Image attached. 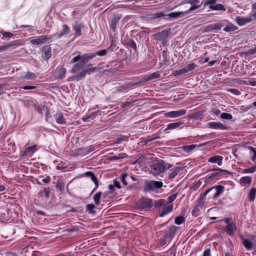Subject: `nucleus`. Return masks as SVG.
<instances>
[{"instance_id":"obj_1","label":"nucleus","mask_w":256,"mask_h":256,"mask_svg":"<svg viewBox=\"0 0 256 256\" xmlns=\"http://www.w3.org/2000/svg\"><path fill=\"white\" fill-rule=\"evenodd\" d=\"M173 166L172 164L166 163L162 160H159L157 162L152 164L151 167L150 173L154 176H160Z\"/></svg>"},{"instance_id":"obj_2","label":"nucleus","mask_w":256,"mask_h":256,"mask_svg":"<svg viewBox=\"0 0 256 256\" xmlns=\"http://www.w3.org/2000/svg\"><path fill=\"white\" fill-rule=\"evenodd\" d=\"M219 222H223L226 224L224 228V230L228 236H232L234 235L236 230V226L232 218H226L220 220Z\"/></svg>"},{"instance_id":"obj_3","label":"nucleus","mask_w":256,"mask_h":256,"mask_svg":"<svg viewBox=\"0 0 256 256\" xmlns=\"http://www.w3.org/2000/svg\"><path fill=\"white\" fill-rule=\"evenodd\" d=\"M62 32L59 34H54L53 36H40L36 37V38L30 40L31 44L33 45H38L44 42H50L52 41V38H60L62 35Z\"/></svg>"},{"instance_id":"obj_4","label":"nucleus","mask_w":256,"mask_h":256,"mask_svg":"<svg viewBox=\"0 0 256 256\" xmlns=\"http://www.w3.org/2000/svg\"><path fill=\"white\" fill-rule=\"evenodd\" d=\"M136 206L140 210H149L154 206L153 200L142 198L136 203Z\"/></svg>"},{"instance_id":"obj_5","label":"nucleus","mask_w":256,"mask_h":256,"mask_svg":"<svg viewBox=\"0 0 256 256\" xmlns=\"http://www.w3.org/2000/svg\"><path fill=\"white\" fill-rule=\"evenodd\" d=\"M213 170L215 171V172L212 173L210 176H206L204 178L206 183H209L213 180H216L224 175L230 174V172L228 170H223L220 168L214 169Z\"/></svg>"},{"instance_id":"obj_6","label":"nucleus","mask_w":256,"mask_h":256,"mask_svg":"<svg viewBox=\"0 0 256 256\" xmlns=\"http://www.w3.org/2000/svg\"><path fill=\"white\" fill-rule=\"evenodd\" d=\"M224 187L222 185H215L212 187L208 189L205 192H208V194L211 192L212 193L210 194L209 198L214 200L218 198L219 196L224 192Z\"/></svg>"},{"instance_id":"obj_7","label":"nucleus","mask_w":256,"mask_h":256,"mask_svg":"<svg viewBox=\"0 0 256 256\" xmlns=\"http://www.w3.org/2000/svg\"><path fill=\"white\" fill-rule=\"evenodd\" d=\"M182 14V12H173L166 14L163 12H158L153 13L151 16L152 18L154 19L164 17L165 20H170L171 18H176L178 17Z\"/></svg>"},{"instance_id":"obj_8","label":"nucleus","mask_w":256,"mask_h":256,"mask_svg":"<svg viewBox=\"0 0 256 256\" xmlns=\"http://www.w3.org/2000/svg\"><path fill=\"white\" fill-rule=\"evenodd\" d=\"M207 194H208V192L200 194L198 200L196 202L195 207L192 211L193 216L194 214L200 212L203 208L205 202L206 196Z\"/></svg>"},{"instance_id":"obj_9","label":"nucleus","mask_w":256,"mask_h":256,"mask_svg":"<svg viewBox=\"0 0 256 256\" xmlns=\"http://www.w3.org/2000/svg\"><path fill=\"white\" fill-rule=\"evenodd\" d=\"M170 34V29L164 30L161 32L154 34V37L156 40L162 42L164 44L168 41V38Z\"/></svg>"},{"instance_id":"obj_10","label":"nucleus","mask_w":256,"mask_h":256,"mask_svg":"<svg viewBox=\"0 0 256 256\" xmlns=\"http://www.w3.org/2000/svg\"><path fill=\"white\" fill-rule=\"evenodd\" d=\"M163 182L160 181L150 180L146 183V188L150 191H154L162 188Z\"/></svg>"},{"instance_id":"obj_11","label":"nucleus","mask_w":256,"mask_h":256,"mask_svg":"<svg viewBox=\"0 0 256 256\" xmlns=\"http://www.w3.org/2000/svg\"><path fill=\"white\" fill-rule=\"evenodd\" d=\"M55 188L56 195L60 197V198H62L64 192V180L59 179L57 180L55 186Z\"/></svg>"},{"instance_id":"obj_12","label":"nucleus","mask_w":256,"mask_h":256,"mask_svg":"<svg viewBox=\"0 0 256 256\" xmlns=\"http://www.w3.org/2000/svg\"><path fill=\"white\" fill-rule=\"evenodd\" d=\"M186 112V110L182 109L179 110H174L166 112L164 116L166 118H176L184 115Z\"/></svg>"},{"instance_id":"obj_13","label":"nucleus","mask_w":256,"mask_h":256,"mask_svg":"<svg viewBox=\"0 0 256 256\" xmlns=\"http://www.w3.org/2000/svg\"><path fill=\"white\" fill-rule=\"evenodd\" d=\"M178 227L175 226H172L168 228L164 231V238L166 239L172 238L174 236L177 230H178Z\"/></svg>"},{"instance_id":"obj_14","label":"nucleus","mask_w":256,"mask_h":256,"mask_svg":"<svg viewBox=\"0 0 256 256\" xmlns=\"http://www.w3.org/2000/svg\"><path fill=\"white\" fill-rule=\"evenodd\" d=\"M160 77V73L159 72H156L151 74H149L142 78L141 80L138 82L140 84L144 83L149 82L152 80L158 78Z\"/></svg>"},{"instance_id":"obj_15","label":"nucleus","mask_w":256,"mask_h":256,"mask_svg":"<svg viewBox=\"0 0 256 256\" xmlns=\"http://www.w3.org/2000/svg\"><path fill=\"white\" fill-rule=\"evenodd\" d=\"M224 26V25L222 23L219 22L212 24L206 26L204 28V31L205 32H209L214 30H220Z\"/></svg>"},{"instance_id":"obj_16","label":"nucleus","mask_w":256,"mask_h":256,"mask_svg":"<svg viewBox=\"0 0 256 256\" xmlns=\"http://www.w3.org/2000/svg\"><path fill=\"white\" fill-rule=\"evenodd\" d=\"M184 123L182 122H177L172 123H170L166 125V128L164 130L165 132L168 133V130H176L180 128V126Z\"/></svg>"},{"instance_id":"obj_17","label":"nucleus","mask_w":256,"mask_h":256,"mask_svg":"<svg viewBox=\"0 0 256 256\" xmlns=\"http://www.w3.org/2000/svg\"><path fill=\"white\" fill-rule=\"evenodd\" d=\"M208 127L209 128L216 129V130H227L228 126L223 124L220 122H210L208 123Z\"/></svg>"},{"instance_id":"obj_18","label":"nucleus","mask_w":256,"mask_h":256,"mask_svg":"<svg viewBox=\"0 0 256 256\" xmlns=\"http://www.w3.org/2000/svg\"><path fill=\"white\" fill-rule=\"evenodd\" d=\"M252 17L244 18L242 16H237L236 18V23L240 26H244L248 23L252 21Z\"/></svg>"},{"instance_id":"obj_19","label":"nucleus","mask_w":256,"mask_h":256,"mask_svg":"<svg viewBox=\"0 0 256 256\" xmlns=\"http://www.w3.org/2000/svg\"><path fill=\"white\" fill-rule=\"evenodd\" d=\"M120 18V15L117 14L114 15L113 18L110 20V26L114 32L116 31V26Z\"/></svg>"},{"instance_id":"obj_20","label":"nucleus","mask_w":256,"mask_h":256,"mask_svg":"<svg viewBox=\"0 0 256 256\" xmlns=\"http://www.w3.org/2000/svg\"><path fill=\"white\" fill-rule=\"evenodd\" d=\"M42 56L44 60H48L52 55V49L50 45L45 46L42 50Z\"/></svg>"},{"instance_id":"obj_21","label":"nucleus","mask_w":256,"mask_h":256,"mask_svg":"<svg viewBox=\"0 0 256 256\" xmlns=\"http://www.w3.org/2000/svg\"><path fill=\"white\" fill-rule=\"evenodd\" d=\"M173 210V204H170L168 205L166 204H164L162 206V211L160 214V217H163L164 216L168 214L170 212H172Z\"/></svg>"},{"instance_id":"obj_22","label":"nucleus","mask_w":256,"mask_h":256,"mask_svg":"<svg viewBox=\"0 0 256 256\" xmlns=\"http://www.w3.org/2000/svg\"><path fill=\"white\" fill-rule=\"evenodd\" d=\"M223 157L221 156L216 155L210 158L208 162L212 164H216L218 166L222 164Z\"/></svg>"},{"instance_id":"obj_23","label":"nucleus","mask_w":256,"mask_h":256,"mask_svg":"<svg viewBox=\"0 0 256 256\" xmlns=\"http://www.w3.org/2000/svg\"><path fill=\"white\" fill-rule=\"evenodd\" d=\"M36 146L34 145L28 147L22 154V156L26 158L27 156H32L36 151Z\"/></svg>"},{"instance_id":"obj_24","label":"nucleus","mask_w":256,"mask_h":256,"mask_svg":"<svg viewBox=\"0 0 256 256\" xmlns=\"http://www.w3.org/2000/svg\"><path fill=\"white\" fill-rule=\"evenodd\" d=\"M140 84V82H134V83H127L124 84V85H122L120 86H119L117 89V92L118 93L122 92L124 91H126L128 88H130L131 87L133 86H136Z\"/></svg>"},{"instance_id":"obj_25","label":"nucleus","mask_w":256,"mask_h":256,"mask_svg":"<svg viewBox=\"0 0 256 256\" xmlns=\"http://www.w3.org/2000/svg\"><path fill=\"white\" fill-rule=\"evenodd\" d=\"M182 168L180 166L175 167L172 170L171 172L170 173L168 178L170 180L173 179L182 170Z\"/></svg>"},{"instance_id":"obj_26","label":"nucleus","mask_w":256,"mask_h":256,"mask_svg":"<svg viewBox=\"0 0 256 256\" xmlns=\"http://www.w3.org/2000/svg\"><path fill=\"white\" fill-rule=\"evenodd\" d=\"M54 76L57 79H62L64 77V68L63 66L61 68H57L54 72Z\"/></svg>"},{"instance_id":"obj_27","label":"nucleus","mask_w":256,"mask_h":256,"mask_svg":"<svg viewBox=\"0 0 256 256\" xmlns=\"http://www.w3.org/2000/svg\"><path fill=\"white\" fill-rule=\"evenodd\" d=\"M240 184L242 186H250L252 183V178L249 176H243L240 178Z\"/></svg>"},{"instance_id":"obj_28","label":"nucleus","mask_w":256,"mask_h":256,"mask_svg":"<svg viewBox=\"0 0 256 256\" xmlns=\"http://www.w3.org/2000/svg\"><path fill=\"white\" fill-rule=\"evenodd\" d=\"M82 24L78 22H76L73 26V28L75 32V35L76 37L82 35Z\"/></svg>"},{"instance_id":"obj_29","label":"nucleus","mask_w":256,"mask_h":256,"mask_svg":"<svg viewBox=\"0 0 256 256\" xmlns=\"http://www.w3.org/2000/svg\"><path fill=\"white\" fill-rule=\"evenodd\" d=\"M209 8L213 10L225 11L226 10L224 6L220 4H210Z\"/></svg>"},{"instance_id":"obj_30","label":"nucleus","mask_w":256,"mask_h":256,"mask_svg":"<svg viewBox=\"0 0 256 256\" xmlns=\"http://www.w3.org/2000/svg\"><path fill=\"white\" fill-rule=\"evenodd\" d=\"M50 190L49 188H44L42 190L39 192L38 194L40 195V196L44 198L45 200H47L50 197Z\"/></svg>"},{"instance_id":"obj_31","label":"nucleus","mask_w":256,"mask_h":256,"mask_svg":"<svg viewBox=\"0 0 256 256\" xmlns=\"http://www.w3.org/2000/svg\"><path fill=\"white\" fill-rule=\"evenodd\" d=\"M118 42L112 39L110 46L107 48L108 52H112L116 51L118 49V46H117Z\"/></svg>"},{"instance_id":"obj_32","label":"nucleus","mask_w":256,"mask_h":256,"mask_svg":"<svg viewBox=\"0 0 256 256\" xmlns=\"http://www.w3.org/2000/svg\"><path fill=\"white\" fill-rule=\"evenodd\" d=\"M86 71L85 70H83L82 71L80 72L78 74L75 75L74 76L72 77V80H76V81H80L82 78H84L86 76Z\"/></svg>"},{"instance_id":"obj_33","label":"nucleus","mask_w":256,"mask_h":256,"mask_svg":"<svg viewBox=\"0 0 256 256\" xmlns=\"http://www.w3.org/2000/svg\"><path fill=\"white\" fill-rule=\"evenodd\" d=\"M95 56L96 54H94V53L84 54L80 56V61H82V62L85 64L86 61L92 59Z\"/></svg>"},{"instance_id":"obj_34","label":"nucleus","mask_w":256,"mask_h":256,"mask_svg":"<svg viewBox=\"0 0 256 256\" xmlns=\"http://www.w3.org/2000/svg\"><path fill=\"white\" fill-rule=\"evenodd\" d=\"M238 29V27L234 26V24L230 23L226 25V26L223 29L224 31L228 32H232Z\"/></svg>"},{"instance_id":"obj_35","label":"nucleus","mask_w":256,"mask_h":256,"mask_svg":"<svg viewBox=\"0 0 256 256\" xmlns=\"http://www.w3.org/2000/svg\"><path fill=\"white\" fill-rule=\"evenodd\" d=\"M242 239L243 245L246 250H250L254 248L253 244L250 241L247 239L244 238L242 237Z\"/></svg>"},{"instance_id":"obj_36","label":"nucleus","mask_w":256,"mask_h":256,"mask_svg":"<svg viewBox=\"0 0 256 256\" xmlns=\"http://www.w3.org/2000/svg\"><path fill=\"white\" fill-rule=\"evenodd\" d=\"M20 45V44L18 42V40H14L11 44L0 46V51L8 50L12 46H18Z\"/></svg>"},{"instance_id":"obj_37","label":"nucleus","mask_w":256,"mask_h":256,"mask_svg":"<svg viewBox=\"0 0 256 256\" xmlns=\"http://www.w3.org/2000/svg\"><path fill=\"white\" fill-rule=\"evenodd\" d=\"M256 196V188H252L248 194V198L250 202H254Z\"/></svg>"},{"instance_id":"obj_38","label":"nucleus","mask_w":256,"mask_h":256,"mask_svg":"<svg viewBox=\"0 0 256 256\" xmlns=\"http://www.w3.org/2000/svg\"><path fill=\"white\" fill-rule=\"evenodd\" d=\"M84 64L82 62V61L80 60L78 62L75 64L72 68V72H75L76 71H78L81 70L84 66Z\"/></svg>"},{"instance_id":"obj_39","label":"nucleus","mask_w":256,"mask_h":256,"mask_svg":"<svg viewBox=\"0 0 256 256\" xmlns=\"http://www.w3.org/2000/svg\"><path fill=\"white\" fill-rule=\"evenodd\" d=\"M124 155H126V154H118V156L115 155L114 156L109 157L108 158V160L110 162H113L115 160H122L126 156H124Z\"/></svg>"},{"instance_id":"obj_40","label":"nucleus","mask_w":256,"mask_h":256,"mask_svg":"<svg viewBox=\"0 0 256 256\" xmlns=\"http://www.w3.org/2000/svg\"><path fill=\"white\" fill-rule=\"evenodd\" d=\"M38 76V75L34 72H27L24 76L22 77V78L26 80H34Z\"/></svg>"},{"instance_id":"obj_41","label":"nucleus","mask_w":256,"mask_h":256,"mask_svg":"<svg viewBox=\"0 0 256 256\" xmlns=\"http://www.w3.org/2000/svg\"><path fill=\"white\" fill-rule=\"evenodd\" d=\"M197 65L195 63L192 62L185 66L184 68L186 73H187L190 71L194 70L196 68H197Z\"/></svg>"},{"instance_id":"obj_42","label":"nucleus","mask_w":256,"mask_h":256,"mask_svg":"<svg viewBox=\"0 0 256 256\" xmlns=\"http://www.w3.org/2000/svg\"><path fill=\"white\" fill-rule=\"evenodd\" d=\"M95 208H96V206H94V204H86V211L88 214H92L95 213V212L94 211V209Z\"/></svg>"},{"instance_id":"obj_43","label":"nucleus","mask_w":256,"mask_h":256,"mask_svg":"<svg viewBox=\"0 0 256 256\" xmlns=\"http://www.w3.org/2000/svg\"><path fill=\"white\" fill-rule=\"evenodd\" d=\"M102 194L101 192H98L94 196L93 199L96 205H98L100 204V199Z\"/></svg>"},{"instance_id":"obj_44","label":"nucleus","mask_w":256,"mask_h":256,"mask_svg":"<svg viewBox=\"0 0 256 256\" xmlns=\"http://www.w3.org/2000/svg\"><path fill=\"white\" fill-rule=\"evenodd\" d=\"M54 118L57 123L62 124L64 122V118L62 113L55 114Z\"/></svg>"},{"instance_id":"obj_45","label":"nucleus","mask_w":256,"mask_h":256,"mask_svg":"<svg viewBox=\"0 0 256 256\" xmlns=\"http://www.w3.org/2000/svg\"><path fill=\"white\" fill-rule=\"evenodd\" d=\"M127 45L128 47L134 50L135 52L136 51V48H137L136 44V42L132 39H130L127 42Z\"/></svg>"},{"instance_id":"obj_46","label":"nucleus","mask_w":256,"mask_h":256,"mask_svg":"<svg viewBox=\"0 0 256 256\" xmlns=\"http://www.w3.org/2000/svg\"><path fill=\"white\" fill-rule=\"evenodd\" d=\"M164 202L165 200L162 199L158 200H153L154 206L156 208H160L161 206H164Z\"/></svg>"},{"instance_id":"obj_47","label":"nucleus","mask_w":256,"mask_h":256,"mask_svg":"<svg viewBox=\"0 0 256 256\" xmlns=\"http://www.w3.org/2000/svg\"><path fill=\"white\" fill-rule=\"evenodd\" d=\"M196 145L191 144L183 146V150L186 152H192L196 147Z\"/></svg>"},{"instance_id":"obj_48","label":"nucleus","mask_w":256,"mask_h":256,"mask_svg":"<svg viewBox=\"0 0 256 256\" xmlns=\"http://www.w3.org/2000/svg\"><path fill=\"white\" fill-rule=\"evenodd\" d=\"M185 222V218L182 216H178L175 218L174 222L178 225H180Z\"/></svg>"},{"instance_id":"obj_49","label":"nucleus","mask_w":256,"mask_h":256,"mask_svg":"<svg viewBox=\"0 0 256 256\" xmlns=\"http://www.w3.org/2000/svg\"><path fill=\"white\" fill-rule=\"evenodd\" d=\"M220 118L224 120H231L232 118V116L231 114L223 112L220 114Z\"/></svg>"},{"instance_id":"obj_50","label":"nucleus","mask_w":256,"mask_h":256,"mask_svg":"<svg viewBox=\"0 0 256 256\" xmlns=\"http://www.w3.org/2000/svg\"><path fill=\"white\" fill-rule=\"evenodd\" d=\"M0 34H1L2 36L6 38H10L13 37L14 35L10 32H6L4 30H2L0 31Z\"/></svg>"},{"instance_id":"obj_51","label":"nucleus","mask_w":256,"mask_h":256,"mask_svg":"<svg viewBox=\"0 0 256 256\" xmlns=\"http://www.w3.org/2000/svg\"><path fill=\"white\" fill-rule=\"evenodd\" d=\"M249 150L251 153L253 154L252 158V160L254 162H256V150L252 146L249 147Z\"/></svg>"},{"instance_id":"obj_52","label":"nucleus","mask_w":256,"mask_h":256,"mask_svg":"<svg viewBox=\"0 0 256 256\" xmlns=\"http://www.w3.org/2000/svg\"><path fill=\"white\" fill-rule=\"evenodd\" d=\"M28 28L27 31L29 32H32L34 30V26H32L30 25H22L20 26V28ZM22 30L23 31V30L22 29Z\"/></svg>"},{"instance_id":"obj_53","label":"nucleus","mask_w":256,"mask_h":256,"mask_svg":"<svg viewBox=\"0 0 256 256\" xmlns=\"http://www.w3.org/2000/svg\"><path fill=\"white\" fill-rule=\"evenodd\" d=\"M252 17L253 20H256V3L252 4Z\"/></svg>"},{"instance_id":"obj_54","label":"nucleus","mask_w":256,"mask_h":256,"mask_svg":"<svg viewBox=\"0 0 256 256\" xmlns=\"http://www.w3.org/2000/svg\"><path fill=\"white\" fill-rule=\"evenodd\" d=\"M177 196H178V194L177 193L174 194L170 196L168 198V202H166L167 204H170V203L176 200V198Z\"/></svg>"},{"instance_id":"obj_55","label":"nucleus","mask_w":256,"mask_h":256,"mask_svg":"<svg viewBox=\"0 0 256 256\" xmlns=\"http://www.w3.org/2000/svg\"><path fill=\"white\" fill-rule=\"evenodd\" d=\"M256 172V166H252L244 170V173H254Z\"/></svg>"},{"instance_id":"obj_56","label":"nucleus","mask_w":256,"mask_h":256,"mask_svg":"<svg viewBox=\"0 0 256 256\" xmlns=\"http://www.w3.org/2000/svg\"><path fill=\"white\" fill-rule=\"evenodd\" d=\"M128 177V175L126 173H124L121 175V181L122 184L124 186L128 185V182L126 178Z\"/></svg>"},{"instance_id":"obj_57","label":"nucleus","mask_w":256,"mask_h":256,"mask_svg":"<svg viewBox=\"0 0 256 256\" xmlns=\"http://www.w3.org/2000/svg\"><path fill=\"white\" fill-rule=\"evenodd\" d=\"M78 230L77 228H68L66 229H65V230H64L65 236L68 235V234H67V233H73V232L78 233Z\"/></svg>"},{"instance_id":"obj_58","label":"nucleus","mask_w":256,"mask_h":256,"mask_svg":"<svg viewBox=\"0 0 256 256\" xmlns=\"http://www.w3.org/2000/svg\"><path fill=\"white\" fill-rule=\"evenodd\" d=\"M108 52V50H102L100 51H98L96 53H94V54H96V55L100 56H104L106 52Z\"/></svg>"},{"instance_id":"obj_59","label":"nucleus","mask_w":256,"mask_h":256,"mask_svg":"<svg viewBox=\"0 0 256 256\" xmlns=\"http://www.w3.org/2000/svg\"><path fill=\"white\" fill-rule=\"evenodd\" d=\"M246 54H250V55H254V54H256V46L254 45V48H252L248 50L247 51Z\"/></svg>"},{"instance_id":"obj_60","label":"nucleus","mask_w":256,"mask_h":256,"mask_svg":"<svg viewBox=\"0 0 256 256\" xmlns=\"http://www.w3.org/2000/svg\"><path fill=\"white\" fill-rule=\"evenodd\" d=\"M202 256H211V250L210 248H206L203 252Z\"/></svg>"},{"instance_id":"obj_61","label":"nucleus","mask_w":256,"mask_h":256,"mask_svg":"<svg viewBox=\"0 0 256 256\" xmlns=\"http://www.w3.org/2000/svg\"><path fill=\"white\" fill-rule=\"evenodd\" d=\"M128 140V138H126V137L118 138L116 139V143L120 144L122 141Z\"/></svg>"},{"instance_id":"obj_62","label":"nucleus","mask_w":256,"mask_h":256,"mask_svg":"<svg viewBox=\"0 0 256 256\" xmlns=\"http://www.w3.org/2000/svg\"><path fill=\"white\" fill-rule=\"evenodd\" d=\"M100 110H97L95 112H92L89 115L90 118L92 120H94L95 118L96 114L98 113H100Z\"/></svg>"},{"instance_id":"obj_63","label":"nucleus","mask_w":256,"mask_h":256,"mask_svg":"<svg viewBox=\"0 0 256 256\" xmlns=\"http://www.w3.org/2000/svg\"><path fill=\"white\" fill-rule=\"evenodd\" d=\"M230 91L232 93L236 95H238L240 93V92L238 90L235 89V88H231L230 90Z\"/></svg>"},{"instance_id":"obj_64","label":"nucleus","mask_w":256,"mask_h":256,"mask_svg":"<svg viewBox=\"0 0 256 256\" xmlns=\"http://www.w3.org/2000/svg\"><path fill=\"white\" fill-rule=\"evenodd\" d=\"M114 187L120 188V184L119 181L117 180H114Z\"/></svg>"}]
</instances>
